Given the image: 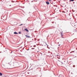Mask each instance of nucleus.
<instances>
[{
  "mask_svg": "<svg viewBox=\"0 0 77 77\" xmlns=\"http://www.w3.org/2000/svg\"><path fill=\"white\" fill-rule=\"evenodd\" d=\"M57 44H59V43L58 42L57 43Z\"/></svg>",
  "mask_w": 77,
  "mask_h": 77,
  "instance_id": "f8f14e48",
  "label": "nucleus"
},
{
  "mask_svg": "<svg viewBox=\"0 0 77 77\" xmlns=\"http://www.w3.org/2000/svg\"><path fill=\"white\" fill-rule=\"evenodd\" d=\"M2 73L1 72H0V75H2Z\"/></svg>",
  "mask_w": 77,
  "mask_h": 77,
  "instance_id": "423d86ee",
  "label": "nucleus"
},
{
  "mask_svg": "<svg viewBox=\"0 0 77 77\" xmlns=\"http://www.w3.org/2000/svg\"><path fill=\"white\" fill-rule=\"evenodd\" d=\"M73 52H74V51H73Z\"/></svg>",
  "mask_w": 77,
  "mask_h": 77,
  "instance_id": "4468645a",
  "label": "nucleus"
},
{
  "mask_svg": "<svg viewBox=\"0 0 77 77\" xmlns=\"http://www.w3.org/2000/svg\"><path fill=\"white\" fill-rule=\"evenodd\" d=\"M25 30L26 32H29V30H28V29H25Z\"/></svg>",
  "mask_w": 77,
  "mask_h": 77,
  "instance_id": "f03ea898",
  "label": "nucleus"
},
{
  "mask_svg": "<svg viewBox=\"0 0 77 77\" xmlns=\"http://www.w3.org/2000/svg\"><path fill=\"white\" fill-rule=\"evenodd\" d=\"M61 35L62 37L63 36V34H62V33H61Z\"/></svg>",
  "mask_w": 77,
  "mask_h": 77,
  "instance_id": "0eeeda50",
  "label": "nucleus"
},
{
  "mask_svg": "<svg viewBox=\"0 0 77 77\" xmlns=\"http://www.w3.org/2000/svg\"><path fill=\"white\" fill-rule=\"evenodd\" d=\"M58 57V59H60V57Z\"/></svg>",
  "mask_w": 77,
  "mask_h": 77,
  "instance_id": "1a4fd4ad",
  "label": "nucleus"
},
{
  "mask_svg": "<svg viewBox=\"0 0 77 77\" xmlns=\"http://www.w3.org/2000/svg\"><path fill=\"white\" fill-rule=\"evenodd\" d=\"M21 25H23V24H21L20 25V26H21Z\"/></svg>",
  "mask_w": 77,
  "mask_h": 77,
  "instance_id": "9d476101",
  "label": "nucleus"
},
{
  "mask_svg": "<svg viewBox=\"0 0 77 77\" xmlns=\"http://www.w3.org/2000/svg\"><path fill=\"white\" fill-rule=\"evenodd\" d=\"M71 2H74V0H69Z\"/></svg>",
  "mask_w": 77,
  "mask_h": 77,
  "instance_id": "39448f33",
  "label": "nucleus"
},
{
  "mask_svg": "<svg viewBox=\"0 0 77 77\" xmlns=\"http://www.w3.org/2000/svg\"><path fill=\"white\" fill-rule=\"evenodd\" d=\"M26 38H30V37L29 36H28L27 35H26Z\"/></svg>",
  "mask_w": 77,
  "mask_h": 77,
  "instance_id": "f257e3e1",
  "label": "nucleus"
},
{
  "mask_svg": "<svg viewBox=\"0 0 77 77\" xmlns=\"http://www.w3.org/2000/svg\"><path fill=\"white\" fill-rule=\"evenodd\" d=\"M19 34H20V33H21V32H19Z\"/></svg>",
  "mask_w": 77,
  "mask_h": 77,
  "instance_id": "6e6552de",
  "label": "nucleus"
},
{
  "mask_svg": "<svg viewBox=\"0 0 77 77\" xmlns=\"http://www.w3.org/2000/svg\"><path fill=\"white\" fill-rule=\"evenodd\" d=\"M61 63H62V64H63V63L62 62H61Z\"/></svg>",
  "mask_w": 77,
  "mask_h": 77,
  "instance_id": "ddd939ff",
  "label": "nucleus"
},
{
  "mask_svg": "<svg viewBox=\"0 0 77 77\" xmlns=\"http://www.w3.org/2000/svg\"><path fill=\"white\" fill-rule=\"evenodd\" d=\"M60 45H58V46H60Z\"/></svg>",
  "mask_w": 77,
  "mask_h": 77,
  "instance_id": "9b49d317",
  "label": "nucleus"
},
{
  "mask_svg": "<svg viewBox=\"0 0 77 77\" xmlns=\"http://www.w3.org/2000/svg\"><path fill=\"white\" fill-rule=\"evenodd\" d=\"M46 3L47 5H49L50 4V3L48 2H46Z\"/></svg>",
  "mask_w": 77,
  "mask_h": 77,
  "instance_id": "7ed1b4c3",
  "label": "nucleus"
},
{
  "mask_svg": "<svg viewBox=\"0 0 77 77\" xmlns=\"http://www.w3.org/2000/svg\"><path fill=\"white\" fill-rule=\"evenodd\" d=\"M14 34H15L16 35H17L18 34V33L17 32H14Z\"/></svg>",
  "mask_w": 77,
  "mask_h": 77,
  "instance_id": "20e7f679",
  "label": "nucleus"
}]
</instances>
